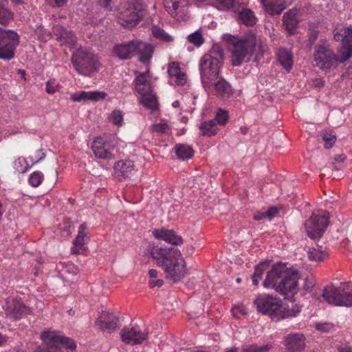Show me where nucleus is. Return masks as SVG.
Instances as JSON below:
<instances>
[{"instance_id": "f257e3e1", "label": "nucleus", "mask_w": 352, "mask_h": 352, "mask_svg": "<svg viewBox=\"0 0 352 352\" xmlns=\"http://www.w3.org/2000/svg\"><path fill=\"white\" fill-rule=\"evenodd\" d=\"M298 278L297 271L289 269L284 263H277L267 272L263 286L273 288L283 296H288L297 292Z\"/></svg>"}, {"instance_id": "f03ea898", "label": "nucleus", "mask_w": 352, "mask_h": 352, "mask_svg": "<svg viewBox=\"0 0 352 352\" xmlns=\"http://www.w3.org/2000/svg\"><path fill=\"white\" fill-rule=\"evenodd\" d=\"M223 38L232 53L231 65L235 67L241 65L245 56L248 54H252L258 45L256 37L252 32L241 38L230 34H225Z\"/></svg>"}, {"instance_id": "7ed1b4c3", "label": "nucleus", "mask_w": 352, "mask_h": 352, "mask_svg": "<svg viewBox=\"0 0 352 352\" xmlns=\"http://www.w3.org/2000/svg\"><path fill=\"white\" fill-rule=\"evenodd\" d=\"M344 57L340 51L339 54H336L326 40H320L314 47V66L322 71H329L345 62L342 60Z\"/></svg>"}, {"instance_id": "20e7f679", "label": "nucleus", "mask_w": 352, "mask_h": 352, "mask_svg": "<svg viewBox=\"0 0 352 352\" xmlns=\"http://www.w3.org/2000/svg\"><path fill=\"white\" fill-rule=\"evenodd\" d=\"M71 60L74 69L84 76H94L101 67L98 56L82 47L73 52Z\"/></svg>"}, {"instance_id": "39448f33", "label": "nucleus", "mask_w": 352, "mask_h": 352, "mask_svg": "<svg viewBox=\"0 0 352 352\" xmlns=\"http://www.w3.org/2000/svg\"><path fill=\"white\" fill-rule=\"evenodd\" d=\"M134 73L135 75V89L142 96L140 103L149 109H157V100L153 94V87L148 80L149 71L144 73L135 71Z\"/></svg>"}, {"instance_id": "423d86ee", "label": "nucleus", "mask_w": 352, "mask_h": 352, "mask_svg": "<svg viewBox=\"0 0 352 352\" xmlns=\"http://www.w3.org/2000/svg\"><path fill=\"white\" fill-rule=\"evenodd\" d=\"M41 338L45 345L38 347L35 352H58V348H66L74 351L76 348L73 339L55 335L54 332L50 331L42 332Z\"/></svg>"}, {"instance_id": "0eeeda50", "label": "nucleus", "mask_w": 352, "mask_h": 352, "mask_svg": "<svg viewBox=\"0 0 352 352\" xmlns=\"http://www.w3.org/2000/svg\"><path fill=\"white\" fill-rule=\"evenodd\" d=\"M166 273V277L177 283L183 279L186 273V263L179 250L173 252L172 256L169 258L161 267Z\"/></svg>"}, {"instance_id": "6e6552de", "label": "nucleus", "mask_w": 352, "mask_h": 352, "mask_svg": "<svg viewBox=\"0 0 352 352\" xmlns=\"http://www.w3.org/2000/svg\"><path fill=\"white\" fill-rule=\"evenodd\" d=\"M199 66L203 87L205 89L210 88L213 82L219 78L222 63L210 56H203Z\"/></svg>"}, {"instance_id": "1a4fd4ad", "label": "nucleus", "mask_w": 352, "mask_h": 352, "mask_svg": "<svg viewBox=\"0 0 352 352\" xmlns=\"http://www.w3.org/2000/svg\"><path fill=\"white\" fill-rule=\"evenodd\" d=\"M144 16V8L139 0H126L123 10L120 12L119 20L122 25L133 28Z\"/></svg>"}, {"instance_id": "9d476101", "label": "nucleus", "mask_w": 352, "mask_h": 352, "mask_svg": "<svg viewBox=\"0 0 352 352\" xmlns=\"http://www.w3.org/2000/svg\"><path fill=\"white\" fill-rule=\"evenodd\" d=\"M254 304L259 313L277 320L282 305L280 299L271 295H260L256 298Z\"/></svg>"}, {"instance_id": "9b49d317", "label": "nucleus", "mask_w": 352, "mask_h": 352, "mask_svg": "<svg viewBox=\"0 0 352 352\" xmlns=\"http://www.w3.org/2000/svg\"><path fill=\"white\" fill-rule=\"evenodd\" d=\"M19 43V36L16 32L0 28V59L9 60L13 58Z\"/></svg>"}, {"instance_id": "f8f14e48", "label": "nucleus", "mask_w": 352, "mask_h": 352, "mask_svg": "<svg viewBox=\"0 0 352 352\" xmlns=\"http://www.w3.org/2000/svg\"><path fill=\"white\" fill-rule=\"evenodd\" d=\"M322 296L329 304L334 306H352V293L341 290L333 285H327L323 289Z\"/></svg>"}, {"instance_id": "ddd939ff", "label": "nucleus", "mask_w": 352, "mask_h": 352, "mask_svg": "<svg viewBox=\"0 0 352 352\" xmlns=\"http://www.w3.org/2000/svg\"><path fill=\"white\" fill-rule=\"evenodd\" d=\"M329 223V217L326 214H318L314 211L305 222V228L308 236L314 240L320 239Z\"/></svg>"}, {"instance_id": "4468645a", "label": "nucleus", "mask_w": 352, "mask_h": 352, "mask_svg": "<svg viewBox=\"0 0 352 352\" xmlns=\"http://www.w3.org/2000/svg\"><path fill=\"white\" fill-rule=\"evenodd\" d=\"M333 38L341 42L342 47L340 52L344 57L342 60H347L352 56V27L337 25L333 30Z\"/></svg>"}, {"instance_id": "2eb2a0df", "label": "nucleus", "mask_w": 352, "mask_h": 352, "mask_svg": "<svg viewBox=\"0 0 352 352\" xmlns=\"http://www.w3.org/2000/svg\"><path fill=\"white\" fill-rule=\"evenodd\" d=\"M119 317L115 312L102 311L95 320V325L102 331L111 333L119 328Z\"/></svg>"}, {"instance_id": "dca6fc26", "label": "nucleus", "mask_w": 352, "mask_h": 352, "mask_svg": "<svg viewBox=\"0 0 352 352\" xmlns=\"http://www.w3.org/2000/svg\"><path fill=\"white\" fill-rule=\"evenodd\" d=\"M91 149L94 155L99 159L110 160L115 157L117 151L110 142L104 141L101 137H97L93 142Z\"/></svg>"}, {"instance_id": "f3484780", "label": "nucleus", "mask_w": 352, "mask_h": 352, "mask_svg": "<svg viewBox=\"0 0 352 352\" xmlns=\"http://www.w3.org/2000/svg\"><path fill=\"white\" fill-rule=\"evenodd\" d=\"M148 335L147 331H142L135 327H125L120 332L122 341L132 346L142 344L148 339Z\"/></svg>"}, {"instance_id": "a211bd4d", "label": "nucleus", "mask_w": 352, "mask_h": 352, "mask_svg": "<svg viewBox=\"0 0 352 352\" xmlns=\"http://www.w3.org/2000/svg\"><path fill=\"white\" fill-rule=\"evenodd\" d=\"M147 250L155 263L157 266L162 267L172 256L173 252H176L177 249L160 245L149 244Z\"/></svg>"}, {"instance_id": "6ab92c4d", "label": "nucleus", "mask_w": 352, "mask_h": 352, "mask_svg": "<svg viewBox=\"0 0 352 352\" xmlns=\"http://www.w3.org/2000/svg\"><path fill=\"white\" fill-rule=\"evenodd\" d=\"M6 314L14 319H20L23 314H27L30 309L20 300L14 298H8L3 305Z\"/></svg>"}, {"instance_id": "aec40b11", "label": "nucleus", "mask_w": 352, "mask_h": 352, "mask_svg": "<svg viewBox=\"0 0 352 352\" xmlns=\"http://www.w3.org/2000/svg\"><path fill=\"white\" fill-rule=\"evenodd\" d=\"M285 352H300L305 347V338L301 333H291L284 338Z\"/></svg>"}, {"instance_id": "412c9836", "label": "nucleus", "mask_w": 352, "mask_h": 352, "mask_svg": "<svg viewBox=\"0 0 352 352\" xmlns=\"http://www.w3.org/2000/svg\"><path fill=\"white\" fill-rule=\"evenodd\" d=\"M113 52L121 60L131 58L136 54L135 41L133 40L129 43L116 45L113 47Z\"/></svg>"}, {"instance_id": "4be33fe9", "label": "nucleus", "mask_w": 352, "mask_h": 352, "mask_svg": "<svg viewBox=\"0 0 352 352\" xmlns=\"http://www.w3.org/2000/svg\"><path fill=\"white\" fill-rule=\"evenodd\" d=\"M166 10L173 16H182L187 12V0H164Z\"/></svg>"}, {"instance_id": "5701e85b", "label": "nucleus", "mask_w": 352, "mask_h": 352, "mask_svg": "<svg viewBox=\"0 0 352 352\" xmlns=\"http://www.w3.org/2000/svg\"><path fill=\"white\" fill-rule=\"evenodd\" d=\"M153 236L157 239L165 241L170 244L179 245L183 243V239L181 236L177 235L172 230L155 229L153 231Z\"/></svg>"}, {"instance_id": "b1692460", "label": "nucleus", "mask_w": 352, "mask_h": 352, "mask_svg": "<svg viewBox=\"0 0 352 352\" xmlns=\"http://www.w3.org/2000/svg\"><path fill=\"white\" fill-rule=\"evenodd\" d=\"M214 87V94L220 98H228L233 95V89L230 84L221 77L212 84Z\"/></svg>"}, {"instance_id": "393cba45", "label": "nucleus", "mask_w": 352, "mask_h": 352, "mask_svg": "<svg viewBox=\"0 0 352 352\" xmlns=\"http://www.w3.org/2000/svg\"><path fill=\"white\" fill-rule=\"evenodd\" d=\"M136 54H139V60L142 63L148 62L152 57L154 47L150 43L135 41Z\"/></svg>"}, {"instance_id": "a878e982", "label": "nucleus", "mask_w": 352, "mask_h": 352, "mask_svg": "<svg viewBox=\"0 0 352 352\" xmlns=\"http://www.w3.org/2000/svg\"><path fill=\"white\" fill-rule=\"evenodd\" d=\"M283 25L289 34H294L298 27L299 20L297 18V10H289L283 16Z\"/></svg>"}, {"instance_id": "bb28decb", "label": "nucleus", "mask_w": 352, "mask_h": 352, "mask_svg": "<svg viewBox=\"0 0 352 352\" xmlns=\"http://www.w3.org/2000/svg\"><path fill=\"white\" fill-rule=\"evenodd\" d=\"M265 11L271 14H280L285 8L286 4L283 0H261Z\"/></svg>"}, {"instance_id": "cd10ccee", "label": "nucleus", "mask_w": 352, "mask_h": 352, "mask_svg": "<svg viewBox=\"0 0 352 352\" xmlns=\"http://www.w3.org/2000/svg\"><path fill=\"white\" fill-rule=\"evenodd\" d=\"M87 228L86 224L82 223L78 228V235L74 241V247L72 248V252L74 254H78L80 253V250H82L85 244V240L87 233L85 232Z\"/></svg>"}, {"instance_id": "c85d7f7f", "label": "nucleus", "mask_w": 352, "mask_h": 352, "mask_svg": "<svg viewBox=\"0 0 352 352\" xmlns=\"http://www.w3.org/2000/svg\"><path fill=\"white\" fill-rule=\"evenodd\" d=\"M107 94L102 91H82L78 94H74L72 96L74 101L92 100L98 101L105 98Z\"/></svg>"}, {"instance_id": "c756f323", "label": "nucleus", "mask_w": 352, "mask_h": 352, "mask_svg": "<svg viewBox=\"0 0 352 352\" xmlns=\"http://www.w3.org/2000/svg\"><path fill=\"white\" fill-rule=\"evenodd\" d=\"M277 59L278 63L287 71H290L293 66V55L289 50L280 48L277 53Z\"/></svg>"}, {"instance_id": "7c9ffc66", "label": "nucleus", "mask_w": 352, "mask_h": 352, "mask_svg": "<svg viewBox=\"0 0 352 352\" xmlns=\"http://www.w3.org/2000/svg\"><path fill=\"white\" fill-rule=\"evenodd\" d=\"M175 153L180 160H188L194 155L192 148L185 144H177L174 147Z\"/></svg>"}, {"instance_id": "2f4dec72", "label": "nucleus", "mask_w": 352, "mask_h": 352, "mask_svg": "<svg viewBox=\"0 0 352 352\" xmlns=\"http://www.w3.org/2000/svg\"><path fill=\"white\" fill-rule=\"evenodd\" d=\"M118 172L123 177H129L134 170V164L131 160L119 161L116 166Z\"/></svg>"}, {"instance_id": "473e14b6", "label": "nucleus", "mask_w": 352, "mask_h": 352, "mask_svg": "<svg viewBox=\"0 0 352 352\" xmlns=\"http://www.w3.org/2000/svg\"><path fill=\"white\" fill-rule=\"evenodd\" d=\"M270 261H261L259 264L255 266L254 272L252 274V279L254 285L257 286L259 280L263 278L264 272L268 268Z\"/></svg>"}, {"instance_id": "72a5a7b5", "label": "nucleus", "mask_w": 352, "mask_h": 352, "mask_svg": "<svg viewBox=\"0 0 352 352\" xmlns=\"http://www.w3.org/2000/svg\"><path fill=\"white\" fill-rule=\"evenodd\" d=\"M199 129L201 131L203 135L208 137L215 135L219 130L214 120L204 122L199 126Z\"/></svg>"}, {"instance_id": "f704fd0d", "label": "nucleus", "mask_w": 352, "mask_h": 352, "mask_svg": "<svg viewBox=\"0 0 352 352\" xmlns=\"http://www.w3.org/2000/svg\"><path fill=\"white\" fill-rule=\"evenodd\" d=\"M239 17L246 26H253L256 23V18L254 12L249 9H243L239 13Z\"/></svg>"}, {"instance_id": "c9c22d12", "label": "nucleus", "mask_w": 352, "mask_h": 352, "mask_svg": "<svg viewBox=\"0 0 352 352\" xmlns=\"http://www.w3.org/2000/svg\"><path fill=\"white\" fill-rule=\"evenodd\" d=\"M307 255L308 258L313 261H322L327 256V254L321 249V247L309 248Z\"/></svg>"}, {"instance_id": "e433bc0d", "label": "nucleus", "mask_w": 352, "mask_h": 352, "mask_svg": "<svg viewBox=\"0 0 352 352\" xmlns=\"http://www.w3.org/2000/svg\"><path fill=\"white\" fill-rule=\"evenodd\" d=\"M14 14L8 8L3 2L0 3V23L8 25L13 19Z\"/></svg>"}, {"instance_id": "4c0bfd02", "label": "nucleus", "mask_w": 352, "mask_h": 352, "mask_svg": "<svg viewBox=\"0 0 352 352\" xmlns=\"http://www.w3.org/2000/svg\"><path fill=\"white\" fill-rule=\"evenodd\" d=\"M300 311V310L296 307H293L290 309H286L283 307V305H281V309L280 310L276 321H278L281 319L295 317L299 314Z\"/></svg>"}, {"instance_id": "58836bf2", "label": "nucleus", "mask_w": 352, "mask_h": 352, "mask_svg": "<svg viewBox=\"0 0 352 352\" xmlns=\"http://www.w3.org/2000/svg\"><path fill=\"white\" fill-rule=\"evenodd\" d=\"M272 348V346L270 344L262 346L252 344L243 346L241 352H268Z\"/></svg>"}, {"instance_id": "ea45409f", "label": "nucleus", "mask_w": 352, "mask_h": 352, "mask_svg": "<svg viewBox=\"0 0 352 352\" xmlns=\"http://www.w3.org/2000/svg\"><path fill=\"white\" fill-rule=\"evenodd\" d=\"M153 36L164 41H172V37L168 35L162 28L157 25H153L151 28Z\"/></svg>"}, {"instance_id": "a19ab883", "label": "nucleus", "mask_w": 352, "mask_h": 352, "mask_svg": "<svg viewBox=\"0 0 352 352\" xmlns=\"http://www.w3.org/2000/svg\"><path fill=\"white\" fill-rule=\"evenodd\" d=\"M62 269L59 272L63 277H66L67 274H77L78 273V267L72 263H60Z\"/></svg>"}, {"instance_id": "79ce46f5", "label": "nucleus", "mask_w": 352, "mask_h": 352, "mask_svg": "<svg viewBox=\"0 0 352 352\" xmlns=\"http://www.w3.org/2000/svg\"><path fill=\"white\" fill-rule=\"evenodd\" d=\"M204 56H210L213 58H216L217 60L223 63L224 60V52L221 47L217 45L212 46L210 53L209 54H205Z\"/></svg>"}, {"instance_id": "37998d69", "label": "nucleus", "mask_w": 352, "mask_h": 352, "mask_svg": "<svg viewBox=\"0 0 352 352\" xmlns=\"http://www.w3.org/2000/svg\"><path fill=\"white\" fill-rule=\"evenodd\" d=\"M188 40L190 43L194 44L197 47H199L204 43V38L201 33L199 31L190 34L188 36Z\"/></svg>"}, {"instance_id": "c03bdc74", "label": "nucleus", "mask_w": 352, "mask_h": 352, "mask_svg": "<svg viewBox=\"0 0 352 352\" xmlns=\"http://www.w3.org/2000/svg\"><path fill=\"white\" fill-rule=\"evenodd\" d=\"M76 43L77 38L72 31H68L67 35L64 37L62 42H60L61 45H65L69 47H76Z\"/></svg>"}, {"instance_id": "a18cd8bd", "label": "nucleus", "mask_w": 352, "mask_h": 352, "mask_svg": "<svg viewBox=\"0 0 352 352\" xmlns=\"http://www.w3.org/2000/svg\"><path fill=\"white\" fill-rule=\"evenodd\" d=\"M43 178V175L40 171H35L29 177V182L33 187L38 186Z\"/></svg>"}, {"instance_id": "49530a36", "label": "nucleus", "mask_w": 352, "mask_h": 352, "mask_svg": "<svg viewBox=\"0 0 352 352\" xmlns=\"http://www.w3.org/2000/svg\"><path fill=\"white\" fill-rule=\"evenodd\" d=\"M228 118V112L219 109L217 112L215 118L214 120H215V122H217L219 124L225 125L227 123Z\"/></svg>"}, {"instance_id": "de8ad7c7", "label": "nucleus", "mask_w": 352, "mask_h": 352, "mask_svg": "<svg viewBox=\"0 0 352 352\" xmlns=\"http://www.w3.org/2000/svg\"><path fill=\"white\" fill-rule=\"evenodd\" d=\"M322 140L325 142L324 148H331L336 141V136L331 133L324 132L322 134Z\"/></svg>"}, {"instance_id": "09e8293b", "label": "nucleus", "mask_w": 352, "mask_h": 352, "mask_svg": "<svg viewBox=\"0 0 352 352\" xmlns=\"http://www.w3.org/2000/svg\"><path fill=\"white\" fill-rule=\"evenodd\" d=\"M68 30L63 26H55L53 28V33L56 36V39L60 43L64 37L67 35Z\"/></svg>"}, {"instance_id": "8fccbe9b", "label": "nucleus", "mask_w": 352, "mask_h": 352, "mask_svg": "<svg viewBox=\"0 0 352 352\" xmlns=\"http://www.w3.org/2000/svg\"><path fill=\"white\" fill-rule=\"evenodd\" d=\"M109 118L116 125H121L123 121V116L120 110L113 111Z\"/></svg>"}, {"instance_id": "3c124183", "label": "nucleus", "mask_w": 352, "mask_h": 352, "mask_svg": "<svg viewBox=\"0 0 352 352\" xmlns=\"http://www.w3.org/2000/svg\"><path fill=\"white\" fill-rule=\"evenodd\" d=\"M168 73L170 77L178 76L181 73L179 66L175 63H171L168 66Z\"/></svg>"}, {"instance_id": "603ef678", "label": "nucleus", "mask_w": 352, "mask_h": 352, "mask_svg": "<svg viewBox=\"0 0 352 352\" xmlns=\"http://www.w3.org/2000/svg\"><path fill=\"white\" fill-rule=\"evenodd\" d=\"M153 128L154 131L160 133H166L169 129L168 125L164 120H162L160 124L153 125Z\"/></svg>"}, {"instance_id": "864d4df0", "label": "nucleus", "mask_w": 352, "mask_h": 352, "mask_svg": "<svg viewBox=\"0 0 352 352\" xmlns=\"http://www.w3.org/2000/svg\"><path fill=\"white\" fill-rule=\"evenodd\" d=\"M58 89V85L56 84L55 80H50L46 82L45 91L50 94H54Z\"/></svg>"}, {"instance_id": "5fc2aeb1", "label": "nucleus", "mask_w": 352, "mask_h": 352, "mask_svg": "<svg viewBox=\"0 0 352 352\" xmlns=\"http://www.w3.org/2000/svg\"><path fill=\"white\" fill-rule=\"evenodd\" d=\"M222 9H229L234 6V0H216Z\"/></svg>"}, {"instance_id": "6e6d98bb", "label": "nucleus", "mask_w": 352, "mask_h": 352, "mask_svg": "<svg viewBox=\"0 0 352 352\" xmlns=\"http://www.w3.org/2000/svg\"><path fill=\"white\" fill-rule=\"evenodd\" d=\"M98 3L105 9L111 10L113 9V4L116 0H98Z\"/></svg>"}, {"instance_id": "4d7b16f0", "label": "nucleus", "mask_w": 352, "mask_h": 352, "mask_svg": "<svg viewBox=\"0 0 352 352\" xmlns=\"http://www.w3.org/2000/svg\"><path fill=\"white\" fill-rule=\"evenodd\" d=\"M333 328V324L330 323H324L317 324L316 329L322 332H329Z\"/></svg>"}, {"instance_id": "13d9d810", "label": "nucleus", "mask_w": 352, "mask_h": 352, "mask_svg": "<svg viewBox=\"0 0 352 352\" xmlns=\"http://www.w3.org/2000/svg\"><path fill=\"white\" fill-rule=\"evenodd\" d=\"M278 213V209L276 207L270 208L266 212V216L270 219L274 217Z\"/></svg>"}, {"instance_id": "bf43d9fd", "label": "nucleus", "mask_w": 352, "mask_h": 352, "mask_svg": "<svg viewBox=\"0 0 352 352\" xmlns=\"http://www.w3.org/2000/svg\"><path fill=\"white\" fill-rule=\"evenodd\" d=\"M314 286V283L311 280L305 279L304 285H303V289L306 291L307 292H309L312 290L313 287Z\"/></svg>"}, {"instance_id": "052dcab7", "label": "nucleus", "mask_w": 352, "mask_h": 352, "mask_svg": "<svg viewBox=\"0 0 352 352\" xmlns=\"http://www.w3.org/2000/svg\"><path fill=\"white\" fill-rule=\"evenodd\" d=\"M175 78L177 80L176 84L178 85H184L186 82V76L184 73L181 72L178 76Z\"/></svg>"}, {"instance_id": "680f3d73", "label": "nucleus", "mask_w": 352, "mask_h": 352, "mask_svg": "<svg viewBox=\"0 0 352 352\" xmlns=\"http://www.w3.org/2000/svg\"><path fill=\"white\" fill-rule=\"evenodd\" d=\"M164 285V280L162 279H157L156 280H151L148 282V285L151 288H154L155 287H162Z\"/></svg>"}, {"instance_id": "e2e57ef3", "label": "nucleus", "mask_w": 352, "mask_h": 352, "mask_svg": "<svg viewBox=\"0 0 352 352\" xmlns=\"http://www.w3.org/2000/svg\"><path fill=\"white\" fill-rule=\"evenodd\" d=\"M325 81L322 78H315L313 80V86L316 88L324 87Z\"/></svg>"}, {"instance_id": "0e129e2a", "label": "nucleus", "mask_w": 352, "mask_h": 352, "mask_svg": "<svg viewBox=\"0 0 352 352\" xmlns=\"http://www.w3.org/2000/svg\"><path fill=\"white\" fill-rule=\"evenodd\" d=\"M36 155H37L36 156L37 159L32 162V165L38 163L39 162H41L42 160H43L45 157V154L43 152H42V150L38 151Z\"/></svg>"}, {"instance_id": "69168bd1", "label": "nucleus", "mask_w": 352, "mask_h": 352, "mask_svg": "<svg viewBox=\"0 0 352 352\" xmlns=\"http://www.w3.org/2000/svg\"><path fill=\"white\" fill-rule=\"evenodd\" d=\"M318 36V34L316 31L311 32L309 35V42L310 44H313L316 40Z\"/></svg>"}, {"instance_id": "338daca9", "label": "nucleus", "mask_w": 352, "mask_h": 352, "mask_svg": "<svg viewBox=\"0 0 352 352\" xmlns=\"http://www.w3.org/2000/svg\"><path fill=\"white\" fill-rule=\"evenodd\" d=\"M346 159V157L344 154L337 155L334 157V161L337 163H343Z\"/></svg>"}, {"instance_id": "774afa93", "label": "nucleus", "mask_w": 352, "mask_h": 352, "mask_svg": "<svg viewBox=\"0 0 352 352\" xmlns=\"http://www.w3.org/2000/svg\"><path fill=\"white\" fill-rule=\"evenodd\" d=\"M264 217H267L265 212H257L254 215V219L255 221H260L263 219Z\"/></svg>"}]
</instances>
